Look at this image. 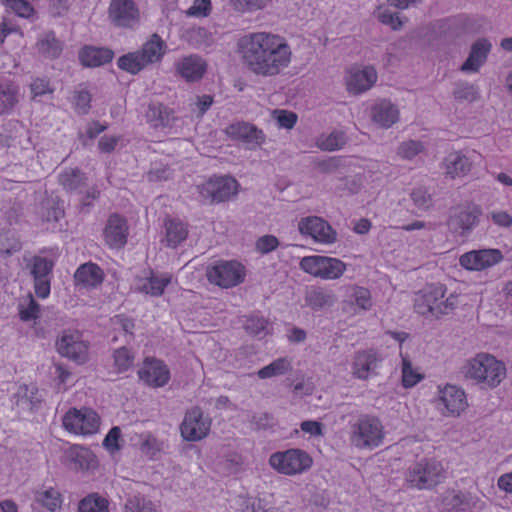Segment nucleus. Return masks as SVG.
<instances>
[{"mask_svg": "<svg viewBox=\"0 0 512 512\" xmlns=\"http://www.w3.org/2000/svg\"><path fill=\"white\" fill-rule=\"evenodd\" d=\"M237 48L243 65L261 77L279 75L292 61V50L286 39L271 32L244 35Z\"/></svg>", "mask_w": 512, "mask_h": 512, "instance_id": "f257e3e1", "label": "nucleus"}, {"mask_svg": "<svg viewBox=\"0 0 512 512\" xmlns=\"http://www.w3.org/2000/svg\"><path fill=\"white\" fill-rule=\"evenodd\" d=\"M447 288L440 283L426 285L416 293L414 299L415 311L423 316L440 318L454 311L458 306V295L450 294L445 298Z\"/></svg>", "mask_w": 512, "mask_h": 512, "instance_id": "f03ea898", "label": "nucleus"}, {"mask_svg": "<svg viewBox=\"0 0 512 512\" xmlns=\"http://www.w3.org/2000/svg\"><path fill=\"white\" fill-rule=\"evenodd\" d=\"M167 45L165 41L156 33L142 45L140 50L128 52L120 56L117 60L119 69L132 75L138 74L148 65L161 62Z\"/></svg>", "mask_w": 512, "mask_h": 512, "instance_id": "7ed1b4c3", "label": "nucleus"}, {"mask_svg": "<svg viewBox=\"0 0 512 512\" xmlns=\"http://www.w3.org/2000/svg\"><path fill=\"white\" fill-rule=\"evenodd\" d=\"M350 427V441L359 449L372 450L383 443L384 426L376 416L360 415Z\"/></svg>", "mask_w": 512, "mask_h": 512, "instance_id": "20e7f679", "label": "nucleus"}, {"mask_svg": "<svg viewBox=\"0 0 512 512\" xmlns=\"http://www.w3.org/2000/svg\"><path fill=\"white\" fill-rule=\"evenodd\" d=\"M205 275L210 284L228 289L244 282L246 268L237 260H216L206 267Z\"/></svg>", "mask_w": 512, "mask_h": 512, "instance_id": "39448f33", "label": "nucleus"}, {"mask_svg": "<svg viewBox=\"0 0 512 512\" xmlns=\"http://www.w3.org/2000/svg\"><path fill=\"white\" fill-rule=\"evenodd\" d=\"M269 465L279 474L295 476L310 470L313 458L305 450L290 448L272 453L269 457Z\"/></svg>", "mask_w": 512, "mask_h": 512, "instance_id": "423d86ee", "label": "nucleus"}, {"mask_svg": "<svg viewBox=\"0 0 512 512\" xmlns=\"http://www.w3.org/2000/svg\"><path fill=\"white\" fill-rule=\"evenodd\" d=\"M62 422L67 432L87 437L99 432L101 417L90 407H72L64 414Z\"/></svg>", "mask_w": 512, "mask_h": 512, "instance_id": "0eeeda50", "label": "nucleus"}, {"mask_svg": "<svg viewBox=\"0 0 512 512\" xmlns=\"http://www.w3.org/2000/svg\"><path fill=\"white\" fill-rule=\"evenodd\" d=\"M299 267L305 273L324 280H336L343 276L347 266L342 260L329 256L310 255L303 257Z\"/></svg>", "mask_w": 512, "mask_h": 512, "instance_id": "6e6552de", "label": "nucleus"}, {"mask_svg": "<svg viewBox=\"0 0 512 512\" xmlns=\"http://www.w3.org/2000/svg\"><path fill=\"white\" fill-rule=\"evenodd\" d=\"M445 479V470L441 462L421 460L408 470L406 480L411 487L430 489Z\"/></svg>", "mask_w": 512, "mask_h": 512, "instance_id": "1a4fd4ad", "label": "nucleus"}, {"mask_svg": "<svg viewBox=\"0 0 512 512\" xmlns=\"http://www.w3.org/2000/svg\"><path fill=\"white\" fill-rule=\"evenodd\" d=\"M239 183L231 176H213L199 186V194L210 204L228 201L238 193Z\"/></svg>", "mask_w": 512, "mask_h": 512, "instance_id": "9d476101", "label": "nucleus"}, {"mask_svg": "<svg viewBox=\"0 0 512 512\" xmlns=\"http://www.w3.org/2000/svg\"><path fill=\"white\" fill-rule=\"evenodd\" d=\"M383 360V355L375 348L355 352L351 363L352 376L359 380H368L378 375Z\"/></svg>", "mask_w": 512, "mask_h": 512, "instance_id": "9b49d317", "label": "nucleus"}, {"mask_svg": "<svg viewBox=\"0 0 512 512\" xmlns=\"http://www.w3.org/2000/svg\"><path fill=\"white\" fill-rule=\"evenodd\" d=\"M58 352L79 364L88 360V343L78 331H65L56 342Z\"/></svg>", "mask_w": 512, "mask_h": 512, "instance_id": "f8f14e48", "label": "nucleus"}, {"mask_svg": "<svg viewBox=\"0 0 512 512\" xmlns=\"http://www.w3.org/2000/svg\"><path fill=\"white\" fill-rule=\"evenodd\" d=\"M298 228L303 236H309L315 242L321 244H332L337 239L336 231L327 221L318 216H308L301 219Z\"/></svg>", "mask_w": 512, "mask_h": 512, "instance_id": "ddd939ff", "label": "nucleus"}, {"mask_svg": "<svg viewBox=\"0 0 512 512\" xmlns=\"http://www.w3.org/2000/svg\"><path fill=\"white\" fill-rule=\"evenodd\" d=\"M54 265V261L41 256H34L31 260L30 271L34 279V290L39 298L45 299L50 295Z\"/></svg>", "mask_w": 512, "mask_h": 512, "instance_id": "4468645a", "label": "nucleus"}, {"mask_svg": "<svg viewBox=\"0 0 512 512\" xmlns=\"http://www.w3.org/2000/svg\"><path fill=\"white\" fill-rule=\"evenodd\" d=\"M373 307L371 291L363 286L351 285L347 287L342 301V311L349 315H357L369 311Z\"/></svg>", "mask_w": 512, "mask_h": 512, "instance_id": "2eb2a0df", "label": "nucleus"}, {"mask_svg": "<svg viewBox=\"0 0 512 512\" xmlns=\"http://www.w3.org/2000/svg\"><path fill=\"white\" fill-rule=\"evenodd\" d=\"M210 426V421L205 419L201 409L196 407L185 414L180 426L181 435L188 441H198L208 435Z\"/></svg>", "mask_w": 512, "mask_h": 512, "instance_id": "dca6fc26", "label": "nucleus"}, {"mask_svg": "<svg viewBox=\"0 0 512 512\" xmlns=\"http://www.w3.org/2000/svg\"><path fill=\"white\" fill-rule=\"evenodd\" d=\"M109 18L117 27L132 28L139 22V10L133 0H112Z\"/></svg>", "mask_w": 512, "mask_h": 512, "instance_id": "f3484780", "label": "nucleus"}, {"mask_svg": "<svg viewBox=\"0 0 512 512\" xmlns=\"http://www.w3.org/2000/svg\"><path fill=\"white\" fill-rule=\"evenodd\" d=\"M439 402L445 416H459L468 406L464 390L452 384L439 387Z\"/></svg>", "mask_w": 512, "mask_h": 512, "instance_id": "a211bd4d", "label": "nucleus"}, {"mask_svg": "<svg viewBox=\"0 0 512 512\" xmlns=\"http://www.w3.org/2000/svg\"><path fill=\"white\" fill-rule=\"evenodd\" d=\"M138 375L145 384L154 388L163 387L170 380V371L167 365L153 357L145 358Z\"/></svg>", "mask_w": 512, "mask_h": 512, "instance_id": "6ab92c4d", "label": "nucleus"}, {"mask_svg": "<svg viewBox=\"0 0 512 512\" xmlns=\"http://www.w3.org/2000/svg\"><path fill=\"white\" fill-rule=\"evenodd\" d=\"M128 235L127 220L117 213L111 214L103 231L105 243L111 249H121L126 245Z\"/></svg>", "mask_w": 512, "mask_h": 512, "instance_id": "aec40b11", "label": "nucleus"}, {"mask_svg": "<svg viewBox=\"0 0 512 512\" xmlns=\"http://www.w3.org/2000/svg\"><path fill=\"white\" fill-rule=\"evenodd\" d=\"M376 81L377 72L374 67H351L346 77L347 90L353 94H360L369 90Z\"/></svg>", "mask_w": 512, "mask_h": 512, "instance_id": "412c9836", "label": "nucleus"}, {"mask_svg": "<svg viewBox=\"0 0 512 512\" xmlns=\"http://www.w3.org/2000/svg\"><path fill=\"white\" fill-rule=\"evenodd\" d=\"M225 133L231 139L241 141L251 148L260 146L265 141V135L262 130L246 122L230 124L225 129Z\"/></svg>", "mask_w": 512, "mask_h": 512, "instance_id": "4be33fe9", "label": "nucleus"}, {"mask_svg": "<svg viewBox=\"0 0 512 512\" xmlns=\"http://www.w3.org/2000/svg\"><path fill=\"white\" fill-rule=\"evenodd\" d=\"M66 458L68 463L78 471H93L99 465L97 456L93 451L80 445L71 446L66 451Z\"/></svg>", "mask_w": 512, "mask_h": 512, "instance_id": "5701e85b", "label": "nucleus"}, {"mask_svg": "<svg viewBox=\"0 0 512 512\" xmlns=\"http://www.w3.org/2000/svg\"><path fill=\"white\" fill-rule=\"evenodd\" d=\"M103 269L93 262H86L80 265L74 273V283L86 289H94L104 281Z\"/></svg>", "mask_w": 512, "mask_h": 512, "instance_id": "b1692460", "label": "nucleus"}, {"mask_svg": "<svg viewBox=\"0 0 512 512\" xmlns=\"http://www.w3.org/2000/svg\"><path fill=\"white\" fill-rule=\"evenodd\" d=\"M505 377V364L490 354H482V383L490 388H495Z\"/></svg>", "mask_w": 512, "mask_h": 512, "instance_id": "393cba45", "label": "nucleus"}, {"mask_svg": "<svg viewBox=\"0 0 512 512\" xmlns=\"http://www.w3.org/2000/svg\"><path fill=\"white\" fill-rule=\"evenodd\" d=\"M146 122L154 129L170 127L175 121V112L160 102H151L145 111Z\"/></svg>", "mask_w": 512, "mask_h": 512, "instance_id": "a878e982", "label": "nucleus"}, {"mask_svg": "<svg viewBox=\"0 0 512 512\" xmlns=\"http://www.w3.org/2000/svg\"><path fill=\"white\" fill-rule=\"evenodd\" d=\"M164 244L169 248H177L189 234L188 224L178 218L167 217L164 220Z\"/></svg>", "mask_w": 512, "mask_h": 512, "instance_id": "bb28decb", "label": "nucleus"}, {"mask_svg": "<svg viewBox=\"0 0 512 512\" xmlns=\"http://www.w3.org/2000/svg\"><path fill=\"white\" fill-rule=\"evenodd\" d=\"M207 69V63L197 55L184 57L176 64L177 72L187 81H196L202 78Z\"/></svg>", "mask_w": 512, "mask_h": 512, "instance_id": "cd10ccee", "label": "nucleus"}, {"mask_svg": "<svg viewBox=\"0 0 512 512\" xmlns=\"http://www.w3.org/2000/svg\"><path fill=\"white\" fill-rule=\"evenodd\" d=\"M171 281V274L166 273L162 276H157L153 271H150L149 276L139 279L137 291L152 297H160Z\"/></svg>", "mask_w": 512, "mask_h": 512, "instance_id": "c85d7f7f", "label": "nucleus"}, {"mask_svg": "<svg viewBox=\"0 0 512 512\" xmlns=\"http://www.w3.org/2000/svg\"><path fill=\"white\" fill-rule=\"evenodd\" d=\"M114 52L109 48L85 46L79 52V59L86 67H99L112 61Z\"/></svg>", "mask_w": 512, "mask_h": 512, "instance_id": "c756f323", "label": "nucleus"}, {"mask_svg": "<svg viewBox=\"0 0 512 512\" xmlns=\"http://www.w3.org/2000/svg\"><path fill=\"white\" fill-rule=\"evenodd\" d=\"M472 496L469 493L447 491L440 502L439 509L444 512L466 511L472 503Z\"/></svg>", "mask_w": 512, "mask_h": 512, "instance_id": "7c9ffc66", "label": "nucleus"}, {"mask_svg": "<svg viewBox=\"0 0 512 512\" xmlns=\"http://www.w3.org/2000/svg\"><path fill=\"white\" fill-rule=\"evenodd\" d=\"M372 119L383 128H389L399 119V111L390 101L382 100L372 108Z\"/></svg>", "mask_w": 512, "mask_h": 512, "instance_id": "2f4dec72", "label": "nucleus"}, {"mask_svg": "<svg viewBox=\"0 0 512 512\" xmlns=\"http://www.w3.org/2000/svg\"><path fill=\"white\" fill-rule=\"evenodd\" d=\"M477 216L468 210L455 211L448 220V228L451 233L458 236H465L475 225Z\"/></svg>", "mask_w": 512, "mask_h": 512, "instance_id": "473e14b6", "label": "nucleus"}, {"mask_svg": "<svg viewBox=\"0 0 512 512\" xmlns=\"http://www.w3.org/2000/svg\"><path fill=\"white\" fill-rule=\"evenodd\" d=\"M446 173L451 177H460L466 175L471 168L469 159L458 153H451L445 158Z\"/></svg>", "mask_w": 512, "mask_h": 512, "instance_id": "72a5a7b5", "label": "nucleus"}, {"mask_svg": "<svg viewBox=\"0 0 512 512\" xmlns=\"http://www.w3.org/2000/svg\"><path fill=\"white\" fill-rule=\"evenodd\" d=\"M34 497L38 505L50 512L60 509L63 502L61 493L53 487L36 491Z\"/></svg>", "mask_w": 512, "mask_h": 512, "instance_id": "f704fd0d", "label": "nucleus"}, {"mask_svg": "<svg viewBox=\"0 0 512 512\" xmlns=\"http://www.w3.org/2000/svg\"><path fill=\"white\" fill-rule=\"evenodd\" d=\"M58 181L64 190L71 192L85 184L86 176L78 168H65L59 174Z\"/></svg>", "mask_w": 512, "mask_h": 512, "instance_id": "c9c22d12", "label": "nucleus"}, {"mask_svg": "<svg viewBox=\"0 0 512 512\" xmlns=\"http://www.w3.org/2000/svg\"><path fill=\"white\" fill-rule=\"evenodd\" d=\"M78 512H109V501L96 492L90 493L79 501Z\"/></svg>", "mask_w": 512, "mask_h": 512, "instance_id": "e433bc0d", "label": "nucleus"}, {"mask_svg": "<svg viewBox=\"0 0 512 512\" xmlns=\"http://www.w3.org/2000/svg\"><path fill=\"white\" fill-rule=\"evenodd\" d=\"M18 87L13 83H0V115L9 113L18 103Z\"/></svg>", "mask_w": 512, "mask_h": 512, "instance_id": "4c0bfd02", "label": "nucleus"}, {"mask_svg": "<svg viewBox=\"0 0 512 512\" xmlns=\"http://www.w3.org/2000/svg\"><path fill=\"white\" fill-rule=\"evenodd\" d=\"M292 369V362L286 357L277 358L270 364L261 368L257 375L260 379L284 375Z\"/></svg>", "mask_w": 512, "mask_h": 512, "instance_id": "58836bf2", "label": "nucleus"}, {"mask_svg": "<svg viewBox=\"0 0 512 512\" xmlns=\"http://www.w3.org/2000/svg\"><path fill=\"white\" fill-rule=\"evenodd\" d=\"M333 302V293L323 288H312L306 294L307 305L315 310L330 306Z\"/></svg>", "mask_w": 512, "mask_h": 512, "instance_id": "ea45409f", "label": "nucleus"}, {"mask_svg": "<svg viewBox=\"0 0 512 512\" xmlns=\"http://www.w3.org/2000/svg\"><path fill=\"white\" fill-rule=\"evenodd\" d=\"M18 314L23 322L34 321L39 318L40 306L31 293L20 300L18 304Z\"/></svg>", "mask_w": 512, "mask_h": 512, "instance_id": "a19ab883", "label": "nucleus"}, {"mask_svg": "<svg viewBox=\"0 0 512 512\" xmlns=\"http://www.w3.org/2000/svg\"><path fill=\"white\" fill-rule=\"evenodd\" d=\"M40 53L51 58H56L62 51V43L55 37L54 32H48L37 42Z\"/></svg>", "mask_w": 512, "mask_h": 512, "instance_id": "79ce46f5", "label": "nucleus"}, {"mask_svg": "<svg viewBox=\"0 0 512 512\" xmlns=\"http://www.w3.org/2000/svg\"><path fill=\"white\" fill-rule=\"evenodd\" d=\"M402 357V385L404 388H412L416 384H418L421 380H423L424 375L421 374L418 369L412 366L411 361L407 356Z\"/></svg>", "mask_w": 512, "mask_h": 512, "instance_id": "37998d69", "label": "nucleus"}, {"mask_svg": "<svg viewBox=\"0 0 512 512\" xmlns=\"http://www.w3.org/2000/svg\"><path fill=\"white\" fill-rule=\"evenodd\" d=\"M346 143V136L341 131H333L328 136H321L317 140V146L321 150L334 151L342 148Z\"/></svg>", "mask_w": 512, "mask_h": 512, "instance_id": "c03bdc74", "label": "nucleus"}, {"mask_svg": "<svg viewBox=\"0 0 512 512\" xmlns=\"http://www.w3.org/2000/svg\"><path fill=\"white\" fill-rule=\"evenodd\" d=\"M113 357L114 365L116 367L117 372L119 373L129 370L133 366L134 355L126 347H121L117 349L114 352Z\"/></svg>", "mask_w": 512, "mask_h": 512, "instance_id": "a18cd8bd", "label": "nucleus"}, {"mask_svg": "<svg viewBox=\"0 0 512 512\" xmlns=\"http://www.w3.org/2000/svg\"><path fill=\"white\" fill-rule=\"evenodd\" d=\"M122 433L118 426L112 427L103 440V447L111 454L118 452L121 448Z\"/></svg>", "mask_w": 512, "mask_h": 512, "instance_id": "49530a36", "label": "nucleus"}, {"mask_svg": "<svg viewBox=\"0 0 512 512\" xmlns=\"http://www.w3.org/2000/svg\"><path fill=\"white\" fill-rule=\"evenodd\" d=\"M423 151L424 145L422 142L409 140L400 144L397 153L402 159L411 160Z\"/></svg>", "mask_w": 512, "mask_h": 512, "instance_id": "de8ad7c7", "label": "nucleus"}, {"mask_svg": "<svg viewBox=\"0 0 512 512\" xmlns=\"http://www.w3.org/2000/svg\"><path fill=\"white\" fill-rule=\"evenodd\" d=\"M4 2L19 17L30 18L34 15L35 10L30 0H4Z\"/></svg>", "mask_w": 512, "mask_h": 512, "instance_id": "09e8293b", "label": "nucleus"}, {"mask_svg": "<svg viewBox=\"0 0 512 512\" xmlns=\"http://www.w3.org/2000/svg\"><path fill=\"white\" fill-rule=\"evenodd\" d=\"M125 512H157L154 504L144 497L134 496L125 504Z\"/></svg>", "mask_w": 512, "mask_h": 512, "instance_id": "8fccbe9b", "label": "nucleus"}, {"mask_svg": "<svg viewBox=\"0 0 512 512\" xmlns=\"http://www.w3.org/2000/svg\"><path fill=\"white\" fill-rule=\"evenodd\" d=\"M480 67V40L472 44L471 53L467 60L461 65L464 72H476Z\"/></svg>", "mask_w": 512, "mask_h": 512, "instance_id": "3c124183", "label": "nucleus"}, {"mask_svg": "<svg viewBox=\"0 0 512 512\" xmlns=\"http://www.w3.org/2000/svg\"><path fill=\"white\" fill-rule=\"evenodd\" d=\"M268 326V320L262 316L251 315L247 317L244 328L247 333L251 335H259L261 332L265 331Z\"/></svg>", "mask_w": 512, "mask_h": 512, "instance_id": "603ef678", "label": "nucleus"}, {"mask_svg": "<svg viewBox=\"0 0 512 512\" xmlns=\"http://www.w3.org/2000/svg\"><path fill=\"white\" fill-rule=\"evenodd\" d=\"M72 103L78 114H87L90 109L91 94L86 90L75 91Z\"/></svg>", "mask_w": 512, "mask_h": 512, "instance_id": "864d4df0", "label": "nucleus"}, {"mask_svg": "<svg viewBox=\"0 0 512 512\" xmlns=\"http://www.w3.org/2000/svg\"><path fill=\"white\" fill-rule=\"evenodd\" d=\"M411 199L414 205L420 210H428L432 205V197L426 189L418 187L412 190Z\"/></svg>", "mask_w": 512, "mask_h": 512, "instance_id": "5fc2aeb1", "label": "nucleus"}, {"mask_svg": "<svg viewBox=\"0 0 512 512\" xmlns=\"http://www.w3.org/2000/svg\"><path fill=\"white\" fill-rule=\"evenodd\" d=\"M279 244V240L276 236L264 235L256 240L255 249L257 252L264 255L276 250Z\"/></svg>", "mask_w": 512, "mask_h": 512, "instance_id": "6e6d98bb", "label": "nucleus"}, {"mask_svg": "<svg viewBox=\"0 0 512 512\" xmlns=\"http://www.w3.org/2000/svg\"><path fill=\"white\" fill-rule=\"evenodd\" d=\"M270 0H234L233 6L239 12H253L263 9Z\"/></svg>", "mask_w": 512, "mask_h": 512, "instance_id": "4d7b16f0", "label": "nucleus"}, {"mask_svg": "<svg viewBox=\"0 0 512 512\" xmlns=\"http://www.w3.org/2000/svg\"><path fill=\"white\" fill-rule=\"evenodd\" d=\"M211 0H194L187 10V15L198 18L207 17L211 12Z\"/></svg>", "mask_w": 512, "mask_h": 512, "instance_id": "13d9d810", "label": "nucleus"}, {"mask_svg": "<svg viewBox=\"0 0 512 512\" xmlns=\"http://www.w3.org/2000/svg\"><path fill=\"white\" fill-rule=\"evenodd\" d=\"M377 18L381 23L389 25L393 30H397L402 26V21L398 14L392 13L386 8L380 7L378 9Z\"/></svg>", "mask_w": 512, "mask_h": 512, "instance_id": "bf43d9fd", "label": "nucleus"}, {"mask_svg": "<svg viewBox=\"0 0 512 512\" xmlns=\"http://www.w3.org/2000/svg\"><path fill=\"white\" fill-rule=\"evenodd\" d=\"M21 249V242L14 236L0 235V253L2 255H11Z\"/></svg>", "mask_w": 512, "mask_h": 512, "instance_id": "052dcab7", "label": "nucleus"}, {"mask_svg": "<svg viewBox=\"0 0 512 512\" xmlns=\"http://www.w3.org/2000/svg\"><path fill=\"white\" fill-rule=\"evenodd\" d=\"M459 262L467 270H480V250H473L463 254Z\"/></svg>", "mask_w": 512, "mask_h": 512, "instance_id": "680f3d73", "label": "nucleus"}, {"mask_svg": "<svg viewBox=\"0 0 512 512\" xmlns=\"http://www.w3.org/2000/svg\"><path fill=\"white\" fill-rule=\"evenodd\" d=\"M462 374L467 379L480 381V356L476 355L472 360L468 361L461 370Z\"/></svg>", "mask_w": 512, "mask_h": 512, "instance_id": "e2e57ef3", "label": "nucleus"}, {"mask_svg": "<svg viewBox=\"0 0 512 512\" xmlns=\"http://www.w3.org/2000/svg\"><path fill=\"white\" fill-rule=\"evenodd\" d=\"M273 114L275 115L278 125L282 128L291 129L297 122V115L294 112L275 110Z\"/></svg>", "mask_w": 512, "mask_h": 512, "instance_id": "0e129e2a", "label": "nucleus"}, {"mask_svg": "<svg viewBox=\"0 0 512 512\" xmlns=\"http://www.w3.org/2000/svg\"><path fill=\"white\" fill-rule=\"evenodd\" d=\"M454 96L457 100L473 101L477 97V89L473 85L461 83L456 87Z\"/></svg>", "mask_w": 512, "mask_h": 512, "instance_id": "69168bd1", "label": "nucleus"}, {"mask_svg": "<svg viewBox=\"0 0 512 512\" xmlns=\"http://www.w3.org/2000/svg\"><path fill=\"white\" fill-rule=\"evenodd\" d=\"M503 260L499 249H482V269L494 266Z\"/></svg>", "mask_w": 512, "mask_h": 512, "instance_id": "338daca9", "label": "nucleus"}, {"mask_svg": "<svg viewBox=\"0 0 512 512\" xmlns=\"http://www.w3.org/2000/svg\"><path fill=\"white\" fill-rule=\"evenodd\" d=\"M33 98L43 96L47 93H52L53 89L50 87V81L47 78H37L30 85Z\"/></svg>", "mask_w": 512, "mask_h": 512, "instance_id": "774afa93", "label": "nucleus"}]
</instances>
